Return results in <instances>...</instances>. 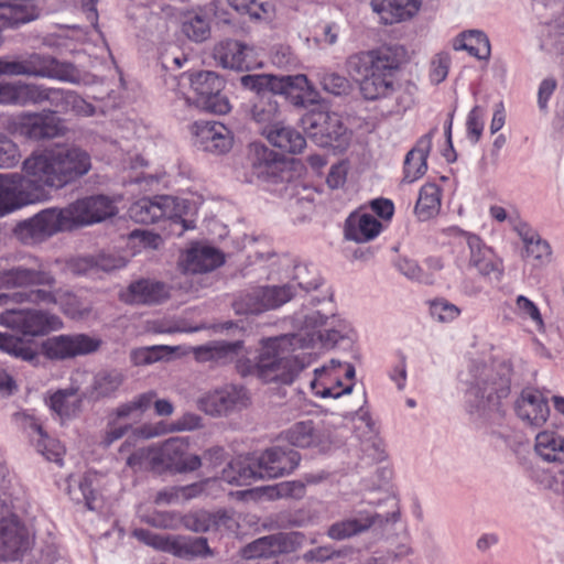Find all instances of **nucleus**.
<instances>
[{"label": "nucleus", "mask_w": 564, "mask_h": 564, "mask_svg": "<svg viewBox=\"0 0 564 564\" xmlns=\"http://www.w3.org/2000/svg\"><path fill=\"white\" fill-rule=\"evenodd\" d=\"M91 156L76 144H55L33 152L23 161V175L11 174V191L19 205L45 202L58 191L87 175Z\"/></svg>", "instance_id": "nucleus-1"}, {"label": "nucleus", "mask_w": 564, "mask_h": 564, "mask_svg": "<svg viewBox=\"0 0 564 564\" xmlns=\"http://www.w3.org/2000/svg\"><path fill=\"white\" fill-rule=\"evenodd\" d=\"M117 213L105 195L79 198L64 208H46L17 225L15 234L24 243H39L59 231L100 223Z\"/></svg>", "instance_id": "nucleus-2"}, {"label": "nucleus", "mask_w": 564, "mask_h": 564, "mask_svg": "<svg viewBox=\"0 0 564 564\" xmlns=\"http://www.w3.org/2000/svg\"><path fill=\"white\" fill-rule=\"evenodd\" d=\"M56 276L48 262L28 254L9 268L0 270V289H30L12 294H0V305L10 302L22 304H56Z\"/></svg>", "instance_id": "nucleus-3"}, {"label": "nucleus", "mask_w": 564, "mask_h": 564, "mask_svg": "<svg viewBox=\"0 0 564 564\" xmlns=\"http://www.w3.org/2000/svg\"><path fill=\"white\" fill-rule=\"evenodd\" d=\"M0 324L23 336L0 333V350L24 361L33 362L39 352L26 338L43 337L63 328L61 317L47 310H7L0 314Z\"/></svg>", "instance_id": "nucleus-4"}, {"label": "nucleus", "mask_w": 564, "mask_h": 564, "mask_svg": "<svg viewBox=\"0 0 564 564\" xmlns=\"http://www.w3.org/2000/svg\"><path fill=\"white\" fill-rule=\"evenodd\" d=\"M348 73L360 80V93L367 100L387 98L394 91V72L400 66L398 51L391 46L359 52L348 57Z\"/></svg>", "instance_id": "nucleus-5"}, {"label": "nucleus", "mask_w": 564, "mask_h": 564, "mask_svg": "<svg viewBox=\"0 0 564 564\" xmlns=\"http://www.w3.org/2000/svg\"><path fill=\"white\" fill-rule=\"evenodd\" d=\"M282 341L281 338L264 339L256 361L237 360L238 372L243 377L256 376L265 383L291 384L305 365L297 356L282 349Z\"/></svg>", "instance_id": "nucleus-6"}, {"label": "nucleus", "mask_w": 564, "mask_h": 564, "mask_svg": "<svg viewBox=\"0 0 564 564\" xmlns=\"http://www.w3.org/2000/svg\"><path fill=\"white\" fill-rule=\"evenodd\" d=\"M470 372L473 380L466 393L467 411L479 416L499 411L501 400L510 394V367L505 364L497 367L476 365Z\"/></svg>", "instance_id": "nucleus-7"}, {"label": "nucleus", "mask_w": 564, "mask_h": 564, "mask_svg": "<svg viewBox=\"0 0 564 564\" xmlns=\"http://www.w3.org/2000/svg\"><path fill=\"white\" fill-rule=\"evenodd\" d=\"M240 84L243 88L256 91V95L262 91H278L286 96L296 107H307L318 101V93L302 74L295 76L243 75Z\"/></svg>", "instance_id": "nucleus-8"}, {"label": "nucleus", "mask_w": 564, "mask_h": 564, "mask_svg": "<svg viewBox=\"0 0 564 564\" xmlns=\"http://www.w3.org/2000/svg\"><path fill=\"white\" fill-rule=\"evenodd\" d=\"M191 88L194 97L187 98L193 100L195 107L216 115H226L230 111L228 98L223 94L225 80L215 72L200 70L191 74Z\"/></svg>", "instance_id": "nucleus-9"}, {"label": "nucleus", "mask_w": 564, "mask_h": 564, "mask_svg": "<svg viewBox=\"0 0 564 564\" xmlns=\"http://www.w3.org/2000/svg\"><path fill=\"white\" fill-rule=\"evenodd\" d=\"M133 536L155 550L181 558L209 555L210 550L205 538L158 534L148 529H135Z\"/></svg>", "instance_id": "nucleus-10"}, {"label": "nucleus", "mask_w": 564, "mask_h": 564, "mask_svg": "<svg viewBox=\"0 0 564 564\" xmlns=\"http://www.w3.org/2000/svg\"><path fill=\"white\" fill-rule=\"evenodd\" d=\"M307 135L321 147L341 148L349 141L347 128L337 113L312 110L302 117Z\"/></svg>", "instance_id": "nucleus-11"}, {"label": "nucleus", "mask_w": 564, "mask_h": 564, "mask_svg": "<svg viewBox=\"0 0 564 564\" xmlns=\"http://www.w3.org/2000/svg\"><path fill=\"white\" fill-rule=\"evenodd\" d=\"M128 215L133 221L145 225L169 219L172 224L181 226L180 235L188 228L181 216L177 198L169 195L140 198L131 204Z\"/></svg>", "instance_id": "nucleus-12"}, {"label": "nucleus", "mask_w": 564, "mask_h": 564, "mask_svg": "<svg viewBox=\"0 0 564 564\" xmlns=\"http://www.w3.org/2000/svg\"><path fill=\"white\" fill-rule=\"evenodd\" d=\"M32 540L26 527L0 498V561H19L30 550Z\"/></svg>", "instance_id": "nucleus-13"}, {"label": "nucleus", "mask_w": 564, "mask_h": 564, "mask_svg": "<svg viewBox=\"0 0 564 564\" xmlns=\"http://www.w3.org/2000/svg\"><path fill=\"white\" fill-rule=\"evenodd\" d=\"M102 339L84 333L63 334L42 343V351L51 360H66L94 354L100 349Z\"/></svg>", "instance_id": "nucleus-14"}, {"label": "nucleus", "mask_w": 564, "mask_h": 564, "mask_svg": "<svg viewBox=\"0 0 564 564\" xmlns=\"http://www.w3.org/2000/svg\"><path fill=\"white\" fill-rule=\"evenodd\" d=\"M294 295L293 284L258 286L236 300L234 307L239 314H260L282 306Z\"/></svg>", "instance_id": "nucleus-15"}, {"label": "nucleus", "mask_w": 564, "mask_h": 564, "mask_svg": "<svg viewBox=\"0 0 564 564\" xmlns=\"http://www.w3.org/2000/svg\"><path fill=\"white\" fill-rule=\"evenodd\" d=\"M304 542L305 535L302 532H279L252 541L242 549L241 554L247 560L269 558L295 552Z\"/></svg>", "instance_id": "nucleus-16"}, {"label": "nucleus", "mask_w": 564, "mask_h": 564, "mask_svg": "<svg viewBox=\"0 0 564 564\" xmlns=\"http://www.w3.org/2000/svg\"><path fill=\"white\" fill-rule=\"evenodd\" d=\"M189 130L194 145L202 151L223 154L232 147L230 130L218 121H195Z\"/></svg>", "instance_id": "nucleus-17"}, {"label": "nucleus", "mask_w": 564, "mask_h": 564, "mask_svg": "<svg viewBox=\"0 0 564 564\" xmlns=\"http://www.w3.org/2000/svg\"><path fill=\"white\" fill-rule=\"evenodd\" d=\"M464 237L469 250L467 268L475 269L485 278H492L499 281L503 275L502 260L479 236L464 232Z\"/></svg>", "instance_id": "nucleus-18"}, {"label": "nucleus", "mask_w": 564, "mask_h": 564, "mask_svg": "<svg viewBox=\"0 0 564 564\" xmlns=\"http://www.w3.org/2000/svg\"><path fill=\"white\" fill-rule=\"evenodd\" d=\"M25 77L48 78L61 82L75 79V67L50 54L31 53L23 56Z\"/></svg>", "instance_id": "nucleus-19"}, {"label": "nucleus", "mask_w": 564, "mask_h": 564, "mask_svg": "<svg viewBox=\"0 0 564 564\" xmlns=\"http://www.w3.org/2000/svg\"><path fill=\"white\" fill-rule=\"evenodd\" d=\"M171 296V286L155 279H139L120 291L121 302L130 305H158Z\"/></svg>", "instance_id": "nucleus-20"}, {"label": "nucleus", "mask_w": 564, "mask_h": 564, "mask_svg": "<svg viewBox=\"0 0 564 564\" xmlns=\"http://www.w3.org/2000/svg\"><path fill=\"white\" fill-rule=\"evenodd\" d=\"M299 452L273 446L265 449L257 459L260 477L278 478L291 474L300 464Z\"/></svg>", "instance_id": "nucleus-21"}, {"label": "nucleus", "mask_w": 564, "mask_h": 564, "mask_svg": "<svg viewBox=\"0 0 564 564\" xmlns=\"http://www.w3.org/2000/svg\"><path fill=\"white\" fill-rule=\"evenodd\" d=\"M188 442L185 437L166 440L159 451L158 460L175 473L195 471L202 466L198 455H187Z\"/></svg>", "instance_id": "nucleus-22"}, {"label": "nucleus", "mask_w": 564, "mask_h": 564, "mask_svg": "<svg viewBox=\"0 0 564 564\" xmlns=\"http://www.w3.org/2000/svg\"><path fill=\"white\" fill-rule=\"evenodd\" d=\"M276 95L280 93L262 91L254 95L250 101L249 115L260 127L262 134L284 121V113Z\"/></svg>", "instance_id": "nucleus-23"}, {"label": "nucleus", "mask_w": 564, "mask_h": 564, "mask_svg": "<svg viewBox=\"0 0 564 564\" xmlns=\"http://www.w3.org/2000/svg\"><path fill=\"white\" fill-rule=\"evenodd\" d=\"M18 130L21 135L40 141L53 139L61 134V120L51 111L28 112L20 117Z\"/></svg>", "instance_id": "nucleus-24"}, {"label": "nucleus", "mask_w": 564, "mask_h": 564, "mask_svg": "<svg viewBox=\"0 0 564 564\" xmlns=\"http://www.w3.org/2000/svg\"><path fill=\"white\" fill-rule=\"evenodd\" d=\"M213 57L224 68L249 70L254 65L252 48L239 41L226 40L215 45Z\"/></svg>", "instance_id": "nucleus-25"}, {"label": "nucleus", "mask_w": 564, "mask_h": 564, "mask_svg": "<svg viewBox=\"0 0 564 564\" xmlns=\"http://www.w3.org/2000/svg\"><path fill=\"white\" fill-rule=\"evenodd\" d=\"M516 412L520 420L531 426H541L550 415L546 398L539 390L527 388L516 401Z\"/></svg>", "instance_id": "nucleus-26"}, {"label": "nucleus", "mask_w": 564, "mask_h": 564, "mask_svg": "<svg viewBox=\"0 0 564 564\" xmlns=\"http://www.w3.org/2000/svg\"><path fill=\"white\" fill-rule=\"evenodd\" d=\"M335 314L326 315L321 311H312L303 318V328L313 336L316 335L322 345L333 348L341 338L343 330Z\"/></svg>", "instance_id": "nucleus-27"}, {"label": "nucleus", "mask_w": 564, "mask_h": 564, "mask_svg": "<svg viewBox=\"0 0 564 564\" xmlns=\"http://www.w3.org/2000/svg\"><path fill=\"white\" fill-rule=\"evenodd\" d=\"M225 262V257L218 249L195 243L181 258V265L188 273L209 272Z\"/></svg>", "instance_id": "nucleus-28"}, {"label": "nucleus", "mask_w": 564, "mask_h": 564, "mask_svg": "<svg viewBox=\"0 0 564 564\" xmlns=\"http://www.w3.org/2000/svg\"><path fill=\"white\" fill-rule=\"evenodd\" d=\"M388 521L381 514L366 510L356 512L354 517L334 522L327 530V535L333 540H345L368 531L371 527Z\"/></svg>", "instance_id": "nucleus-29"}, {"label": "nucleus", "mask_w": 564, "mask_h": 564, "mask_svg": "<svg viewBox=\"0 0 564 564\" xmlns=\"http://www.w3.org/2000/svg\"><path fill=\"white\" fill-rule=\"evenodd\" d=\"M156 392L153 390L140 393L132 400L117 406V417L141 416L147 410L154 405L155 413L160 416H169L173 413L174 406L166 399L155 400Z\"/></svg>", "instance_id": "nucleus-30"}, {"label": "nucleus", "mask_w": 564, "mask_h": 564, "mask_svg": "<svg viewBox=\"0 0 564 564\" xmlns=\"http://www.w3.org/2000/svg\"><path fill=\"white\" fill-rule=\"evenodd\" d=\"M126 380L124 373L119 369H101L94 377L84 391V398L98 402L116 397Z\"/></svg>", "instance_id": "nucleus-31"}, {"label": "nucleus", "mask_w": 564, "mask_h": 564, "mask_svg": "<svg viewBox=\"0 0 564 564\" xmlns=\"http://www.w3.org/2000/svg\"><path fill=\"white\" fill-rule=\"evenodd\" d=\"M341 364L338 360L332 359L329 366H323L322 368L315 369L316 378L311 381V388L315 395L321 398H334L337 399L343 394H348L352 390V384H348L343 388L339 378L332 377L330 372L336 367H340Z\"/></svg>", "instance_id": "nucleus-32"}, {"label": "nucleus", "mask_w": 564, "mask_h": 564, "mask_svg": "<svg viewBox=\"0 0 564 564\" xmlns=\"http://www.w3.org/2000/svg\"><path fill=\"white\" fill-rule=\"evenodd\" d=\"M281 440L299 448L319 447L325 443L324 434L316 429L314 421H300L284 430Z\"/></svg>", "instance_id": "nucleus-33"}, {"label": "nucleus", "mask_w": 564, "mask_h": 564, "mask_svg": "<svg viewBox=\"0 0 564 564\" xmlns=\"http://www.w3.org/2000/svg\"><path fill=\"white\" fill-rule=\"evenodd\" d=\"M37 18L34 0H0V25L17 28Z\"/></svg>", "instance_id": "nucleus-34"}, {"label": "nucleus", "mask_w": 564, "mask_h": 564, "mask_svg": "<svg viewBox=\"0 0 564 564\" xmlns=\"http://www.w3.org/2000/svg\"><path fill=\"white\" fill-rule=\"evenodd\" d=\"M245 390L235 386H227L216 390L202 400V409L210 415L219 416L241 403Z\"/></svg>", "instance_id": "nucleus-35"}, {"label": "nucleus", "mask_w": 564, "mask_h": 564, "mask_svg": "<svg viewBox=\"0 0 564 564\" xmlns=\"http://www.w3.org/2000/svg\"><path fill=\"white\" fill-rule=\"evenodd\" d=\"M382 229L381 223L372 215L351 213L345 223V237L356 242H366L376 238Z\"/></svg>", "instance_id": "nucleus-36"}, {"label": "nucleus", "mask_w": 564, "mask_h": 564, "mask_svg": "<svg viewBox=\"0 0 564 564\" xmlns=\"http://www.w3.org/2000/svg\"><path fill=\"white\" fill-rule=\"evenodd\" d=\"M516 230L524 243V259L533 261L534 265H542L550 261L552 252L547 241L543 240L525 223L519 221Z\"/></svg>", "instance_id": "nucleus-37"}, {"label": "nucleus", "mask_w": 564, "mask_h": 564, "mask_svg": "<svg viewBox=\"0 0 564 564\" xmlns=\"http://www.w3.org/2000/svg\"><path fill=\"white\" fill-rule=\"evenodd\" d=\"M371 8L384 24H393L414 15L420 3L417 0H372Z\"/></svg>", "instance_id": "nucleus-38"}, {"label": "nucleus", "mask_w": 564, "mask_h": 564, "mask_svg": "<svg viewBox=\"0 0 564 564\" xmlns=\"http://www.w3.org/2000/svg\"><path fill=\"white\" fill-rule=\"evenodd\" d=\"M432 147L430 135L422 137L404 159V181L412 183L423 176L427 170L426 160Z\"/></svg>", "instance_id": "nucleus-39"}, {"label": "nucleus", "mask_w": 564, "mask_h": 564, "mask_svg": "<svg viewBox=\"0 0 564 564\" xmlns=\"http://www.w3.org/2000/svg\"><path fill=\"white\" fill-rule=\"evenodd\" d=\"M264 135L273 147L288 153H300L306 145L305 138L292 127L285 126L284 122L268 130Z\"/></svg>", "instance_id": "nucleus-40"}, {"label": "nucleus", "mask_w": 564, "mask_h": 564, "mask_svg": "<svg viewBox=\"0 0 564 564\" xmlns=\"http://www.w3.org/2000/svg\"><path fill=\"white\" fill-rule=\"evenodd\" d=\"M453 47L456 51H467L478 59H487L490 56V43L487 35L478 30L462 33L454 40Z\"/></svg>", "instance_id": "nucleus-41"}, {"label": "nucleus", "mask_w": 564, "mask_h": 564, "mask_svg": "<svg viewBox=\"0 0 564 564\" xmlns=\"http://www.w3.org/2000/svg\"><path fill=\"white\" fill-rule=\"evenodd\" d=\"M249 160L258 177L275 174L279 155L262 143H252L249 149Z\"/></svg>", "instance_id": "nucleus-42"}, {"label": "nucleus", "mask_w": 564, "mask_h": 564, "mask_svg": "<svg viewBox=\"0 0 564 564\" xmlns=\"http://www.w3.org/2000/svg\"><path fill=\"white\" fill-rule=\"evenodd\" d=\"M441 208V189L436 184L423 185L415 204V215L421 221H426L436 216Z\"/></svg>", "instance_id": "nucleus-43"}, {"label": "nucleus", "mask_w": 564, "mask_h": 564, "mask_svg": "<svg viewBox=\"0 0 564 564\" xmlns=\"http://www.w3.org/2000/svg\"><path fill=\"white\" fill-rule=\"evenodd\" d=\"M535 452L546 462L564 460V437L554 431H544L535 437Z\"/></svg>", "instance_id": "nucleus-44"}, {"label": "nucleus", "mask_w": 564, "mask_h": 564, "mask_svg": "<svg viewBox=\"0 0 564 564\" xmlns=\"http://www.w3.org/2000/svg\"><path fill=\"white\" fill-rule=\"evenodd\" d=\"M77 388L59 389L48 399V406L61 417L74 416L80 408L82 400L77 397Z\"/></svg>", "instance_id": "nucleus-45"}, {"label": "nucleus", "mask_w": 564, "mask_h": 564, "mask_svg": "<svg viewBox=\"0 0 564 564\" xmlns=\"http://www.w3.org/2000/svg\"><path fill=\"white\" fill-rule=\"evenodd\" d=\"M258 462L247 464L245 462H231L221 473V479L230 485L245 486L252 480L259 479Z\"/></svg>", "instance_id": "nucleus-46"}, {"label": "nucleus", "mask_w": 564, "mask_h": 564, "mask_svg": "<svg viewBox=\"0 0 564 564\" xmlns=\"http://www.w3.org/2000/svg\"><path fill=\"white\" fill-rule=\"evenodd\" d=\"M67 492L76 503L84 502L87 509H98V492L93 488V481L89 477H83L78 481H69Z\"/></svg>", "instance_id": "nucleus-47"}, {"label": "nucleus", "mask_w": 564, "mask_h": 564, "mask_svg": "<svg viewBox=\"0 0 564 564\" xmlns=\"http://www.w3.org/2000/svg\"><path fill=\"white\" fill-rule=\"evenodd\" d=\"M45 86L22 80L15 82L13 106L25 107L43 104Z\"/></svg>", "instance_id": "nucleus-48"}, {"label": "nucleus", "mask_w": 564, "mask_h": 564, "mask_svg": "<svg viewBox=\"0 0 564 564\" xmlns=\"http://www.w3.org/2000/svg\"><path fill=\"white\" fill-rule=\"evenodd\" d=\"M182 32L192 41L203 42L210 35V25L205 17L191 14L183 21Z\"/></svg>", "instance_id": "nucleus-49"}, {"label": "nucleus", "mask_w": 564, "mask_h": 564, "mask_svg": "<svg viewBox=\"0 0 564 564\" xmlns=\"http://www.w3.org/2000/svg\"><path fill=\"white\" fill-rule=\"evenodd\" d=\"M34 445L36 451L41 453L47 460L57 464L62 463L65 449L59 441L50 437L45 433L43 436L36 438V443Z\"/></svg>", "instance_id": "nucleus-50"}, {"label": "nucleus", "mask_w": 564, "mask_h": 564, "mask_svg": "<svg viewBox=\"0 0 564 564\" xmlns=\"http://www.w3.org/2000/svg\"><path fill=\"white\" fill-rule=\"evenodd\" d=\"M72 90L45 87L43 94V102H48L53 110H50L54 116L55 113H68V104Z\"/></svg>", "instance_id": "nucleus-51"}, {"label": "nucleus", "mask_w": 564, "mask_h": 564, "mask_svg": "<svg viewBox=\"0 0 564 564\" xmlns=\"http://www.w3.org/2000/svg\"><path fill=\"white\" fill-rule=\"evenodd\" d=\"M293 280L305 291L316 290L322 283V278L316 269L307 264H296L294 267Z\"/></svg>", "instance_id": "nucleus-52"}, {"label": "nucleus", "mask_w": 564, "mask_h": 564, "mask_svg": "<svg viewBox=\"0 0 564 564\" xmlns=\"http://www.w3.org/2000/svg\"><path fill=\"white\" fill-rule=\"evenodd\" d=\"M430 313L434 319L449 323L460 315V310L445 299H437L431 302Z\"/></svg>", "instance_id": "nucleus-53"}, {"label": "nucleus", "mask_w": 564, "mask_h": 564, "mask_svg": "<svg viewBox=\"0 0 564 564\" xmlns=\"http://www.w3.org/2000/svg\"><path fill=\"white\" fill-rule=\"evenodd\" d=\"M395 265L403 275L411 280H415L424 284H434L435 282L434 274L425 273L414 260L403 258L398 260Z\"/></svg>", "instance_id": "nucleus-54"}, {"label": "nucleus", "mask_w": 564, "mask_h": 564, "mask_svg": "<svg viewBox=\"0 0 564 564\" xmlns=\"http://www.w3.org/2000/svg\"><path fill=\"white\" fill-rule=\"evenodd\" d=\"M204 328V325L191 326L185 319H162L153 326V330L159 334L196 333Z\"/></svg>", "instance_id": "nucleus-55"}, {"label": "nucleus", "mask_w": 564, "mask_h": 564, "mask_svg": "<svg viewBox=\"0 0 564 564\" xmlns=\"http://www.w3.org/2000/svg\"><path fill=\"white\" fill-rule=\"evenodd\" d=\"M21 159L19 147L8 137L0 134V169H11Z\"/></svg>", "instance_id": "nucleus-56"}, {"label": "nucleus", "mask_w": 564, "mask_h": 564, "mask_svg": "<svg viewBox=\"0 0 564 564\" xmlns=\"http://www.w3.org/2000/svg\"><path fill=\"white\" fill-rule=\"evenodd\" d=\"M516 313L521 317L530 318L536 325L538 329L544 327V322L539 307L527 296H517Z\"/></svg>", "instance_id": "nucleus-57"}, {"label": "nucleus", "mask_w": 564, "mask_h": 564, "mask_svg": "<svg viewBox=\"0 0 564 564\" xmlns=\"http://www.w3.org/2000/svg\"><path fill=\"white\" fill-rule=\"evenodd\" d=\"M269 490L271 498L301 499L305 494V486L301 481H282Z\"/></svg>", "instance_id": "nucleus-58"}, {"label": "nucleus", "mask_w": 564, "mask_h": 564, "mask_svg": "<svg viewBox=\"0 0 564 564\" xmlns=\"http://www.w3.org/2000/svg\"><path fill=\"white\" fill-rule=\"evenodd\" d=\"M163 346L140 347L130 352L131 362L134 366L152 365L161 360Z\"/></svg>", "instance_id": "nucleus-59"}, {"label": "nucleus", "mask_w": 564, "mask_h": 564, "mask_svg": "<svg viewBox=\"0 0 564 564\" xmlns=\"http://www.w3.org/2000/svg\"><path fill=\"white\" fill-rule=\"evenodd\" d=\"M485 109L480 106H475L467 118V134L473 143H477L484 130Z\"/></svg>", "instance_id": "nucleus-60"}, {"label": "nucleus", "mask_w": 564, "mask_h": 564, "mask_svg": "<svg viewBox=\"0 0 564 564\" xmlns=\"http://www.w3.org/2000/svg\"><path fill=\"white\" fill-rule=\"evenodd\" d=\"M319 83L324 90L336 96L346 94L349 89L348 79L336 73L323 74Z\"/></svg>", "instance_id": "nucleus-61"}, {"label": "nucleus", "mask_w": 564, "mask_h": 564, "mask_svg": "<svg viewBox=\"0 0 564 564\" xmlns=\"http://www.w3.org/2000/svg\"><path fill=\"white\" fill-rule=\"evenodd\" d=\"M242 348V341L236 340L231 343H218L214 347H200L199 350H204L209 355L210 358L221 359V358H230L232 359L237 356L238 351Z\"/></svg>", "instance_id": "nucleus-62"}, {"label": "nucleus", "mask_w": 564, "mask_h": 564, "mask_svg": "<svg viewBox=\"0 0 564 564\" xmlns=\"http://www.w3.org/2000/svg\"><path fill=\"white\" fill-rule=\"evenodd\" d=\"M449 64L451 57L447 53L437 54L431 63V82L434 84L442 83L447 77Z\"/></svg>", "instance_id": "nucleus-63"}, {"label": "nucleus", "mask_w": 564, "mask_h": 564, "mask_svg": "<svg viewBox=\"0 0 564 564\" xmlns=\"http://www.w3.org/2000/svg\"><path fill=\"white\" fill-rule=\"evenodd\" d=\"M15 421L29 434L32 442L35 444L36 438L45 434L41 423L32 415L26 413H15Z\"/></svg>", "instance_id": "nucleus-64"}]
</instances>
